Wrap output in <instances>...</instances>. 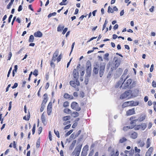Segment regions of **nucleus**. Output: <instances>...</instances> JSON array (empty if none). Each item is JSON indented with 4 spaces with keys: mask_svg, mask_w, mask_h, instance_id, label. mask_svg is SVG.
<instances>
[{
    "mask_svg": "<svg viewBox=\"0 0 156 156\" xmlns=\"http://www.w3.org/2000/svg\"><path fill=\"white\" fill-rule=\"evenodd\" d=\"M71 125L70 124H69L68 125L66 126L64 128V130H66L69 129L71 127Z\"/></svg>",
    "mask_w": 156,
    "mask_h": 156,
    "instance_id": "nucleus-51",
    "label": "nucleus"
},
{
    "mask_svg": "<svg viewBox=\"0 0 156 156\" xmlns=\"http://www.w3.org/2000/svg\"><path fill=\"white\" fill-rule=\"evenodd\" d=\"M34 36L36 37H41L42 36V33L40 31H37L34 33Z\"/></svg>",
    "mask_w": 156,
    "mask_h": 156,
    "instance_id": "nucleus-20",
    "label": "nucleus"
},
{
    "mask_svg": "<svg viewBox=\"0 0 156 156\" xmlns=\"http://www.w3.org/2000/svg\"><path fill=\"white\" fill-rule=\"evenodd\" d=\"M12 15H10L9 16V19H8V23H10L11 22V19L12 18Z\"/></svg>",
    "mask_w": 156,
    "mask_h": 156,
    "instance_id": "nucleus-64",
    "label": "nucleus"
},
{
    "mask_svg": "<svg viewBox=\"0 0 156 156\" xmlns=\"http://www.w3.org/2000/svg\"><path fill=\"white\" fill-rule=\"evenodd\" d=\"M132 129V125L130 126H125L123 127V130L124 131H126L129 129Z\"/></svg>",
    "mask_w": 156,
    "mask_h": 156,
    "instance_id": "nucleus-30",
    "label": "nucleus"
},
{
    "mask_svg": "<svg viewBox=\"0 0 156 156\" xmlns=\"http://www.w3.org/2000/svg\"><path fill=\"white\" fill-rule=\"evenodd\" d=\"M63 97L66 99L72 100L74 98L73 97L72 95H70L67 93H65L64 94Z\"/></svg>",
    "mask_w": 156,
    "mask_h": 156,
    "instance_id": "nucleus-17",
    "label": "nucleus"
},
{
    "mask_svg": "<svg viewBox=\"0 0 156 156\" xmlns=\"http://www.w3.org/2000/svg\"><path fill=\"white\" fill-rule=\"evenodd\" d=\"M12 53H11V51H10L9 52V55H8V60H9L10 59L11 57H12Z\"/></svg>",
    "mask_w": 156,
    "mask_h": 156,
    "instance_id": "nucleus-52",
    "label": "nucleus"
},
{
    "mask_svg": "<svg viewBox=\"0 0 156 156\" xmlns=\"http://www.w3.org/2000/svg\"><path fill=\"white\" fill-rule=\"evenodd\" d=\"M82 146V145H81L79 146L76 147L73 152V154L74 155H75V156H79Z\"/></svg>",
    "mask_w": 156,
    "mask_h": 156,
    "instance_id": "nucleus-5",
    "label": "nucleus"
},
{
    "mask_svg": "<svg viewBox=\"0 0 156 156\" xmlns=\"http://www.w3.org/2000/svg\"><path fill=\"white\" fill-rule=\"evenodd\" d=\"M122 80L121 81L119 80L116 83L115 85V87L116 88H118L119 87L121 88L122 87V88L123 87V84L122 83Z\"/></svg>",
    "mask_w": 156,
    "mask_h": 156,
    "instance_id": "nucleus-18",
    "label": "nucleus"
},
{
    "mask_svg": "<svg viewBox=\"0 0 156 156\" xmlns=\"http://www.w3.org/2000/svg\"><path fill=\"white\" fill-rule=\"evenodd\" d=\"M87 154V153L86 151L83 150L82 151L81 156H86Z\"/></svg>",
    "mask_w": 156,
    "mask_h": 156,
    "instance_id": "nucleus-40",
    "label": "nucleus"
},
{
    "mask_svg": "<svg viewBox=\"0 0 156 156\" xmlns=\"http://www.w3.org/2000/svg\"><path fill=\"white\" fill-rule=\"evenodd\" d=\"M128 72V69H126L124 71V73L122 76H124L125 75H126L127 74Z\"/></svg>",
    "mask_w": 156,
    "mask_h": 156,
    "instance_id": "nucleus-55",
    "label": "nucleus"
},
{
    "mask_svg": "<svg viewBox=\"0 0 156 156\" xmlns=\"http://www.w3.org/2000/svg\"><path fill=\"white\" fill-rule=\"evenodd\" d=\"M98 73V69L94 67L93 69V73L94 74H97Z\"/></svg>",
    "mask_w": 156,
    "mask_h": 156,
    "instance_id": "nucleus-32",
    "label": "nucleus"
},
{
    "mask_svg": "<svg viewBox=\"0 0 156 156\" xmlns=\"http://www.w3.org/2000/svg\"><path fill=\"white\" fill-rule=\"evenodd\" d=\"M94 152V150H92L90 151V153L89 154L88 156H92L93 153Z\"/></svg>",
    "mask_w": 156,
    "mask_h": 156,
    "instance_id": "nucleus-60",
    "label": "nucleus"
},
{
    "mask_svg": "<svg viewBox=\"0 0 156 156\" xmlns=\"http://www.w3.org/2000/svg\"><path fill=\"white\" fill-rule=\"evenodd\" d=\"M68 30V28L66 27L63 30V31L62 32V34H64L66 33L67 31Z\"/></svg>",
    "mask_w": 156,
    "mask_h": 156,
    "instance_id": "nucleus-59",
    "label": "nucleus"
},
{
    "mask_svg": "<svg viewBox=\"0 0 156 156\" xmlns=\"http://www.w3.org/2000/svg\"><path fill=\"white\" fill-rule=\"evenodd\" d=\"M138 136V134L137 133L135 132H133L130 134L131 138L134 139L136 138Z\"/></svg>",
    "mask_w": 156,
    "mask_h": 156,
    "instance_id": "nucleus-19",
    "label": "nucleus"
},
{
    "mask_svg": "<svg viewBox=\"0 0 156 156\" xmlns=\"http://www.w3.org/2000/svg\"><path fill=\"white\" fill-rule=\"evenodd\" d=\"M146 118V115L145 114H141L138 118L139 121L141 122L144 120Z\"/></svg>",
    "mask_w": 156,
    "mask_h": 156,
    "instance_id": "nucleus-22",
    "label": "nucleus"
},
{
    "mask_svg": "<svg viewBox=\"0 0 156 156\" xmlns=\"http://www.w3.org/2000/svg\"><path fill=\"white\" fill-rule=\"evenodd\" d=\"M38 74V71L37 69H35L33 73V74L35 76H37Z\"/></svg>",
    "mask_w": 156,
    "mask_h": 156,
    "instance_id": "nucleus-45",
    "label": "nucleus"
},
{
    "mask_svg": "<svg viewBox=\"0 0 156 156\" xmlns=\"http://www.w3.org/2000/svg\"><path fill=\"white\" fill-rule=\"evenodd\" d=\"M153 147H150L147 151L145 154V156H151L153 151Z\"/></svg>",
    "mask_w": 156,
    "mask_h": 156,
    "instance_id": "nucleus-13",
    "label": "nucleus"
},
{
    "mask_svg": "<svg viewBox=\"0 0 156 156\" xmlns=\"http://www.w3.org/2000/svg\"><path fill=\"white\" fill-rule=\"evenodd\" d=\"M40 140L39 139L37 141L36 144V147L37 148H38L40 146Z\"/></svg>",
    "mask_w": 156,
    "mask_h": 156,
    "instance_id": "nucleus-41",
    "label": "nucleus"
},
{
    "mask_svg": "<svg viewBox=\"0 0 156 156\" xmlns=\"http://www.w3.org/2000/svg\"><path fill=\"white\" fill-rule=\"evenodd\" d=\"M73 131V129H71L68 131L65 135L66 136L69 135Z\"/></svg>",
    "mask_w": 156,
    "mask_h": 156,
    "instance_id": "nucleus-43",
    "label": "nucleus"
},
{
    "mask_svg": "<svg viewBox=\"0 0 156 156\" xmlns=\"http://www.w3.org/2000/svg\"><path fill=\"white\" fill-rule=\"evenodd\" d=\"M56 12H54L52 13H51L49 14L48 15V17L49 18L51 17L52 16H55L56 15Z\"/></svg>",
    "mask_w": 156,
    "mask_h": 156,
    "instance_id": "nucleus-42",
    "label": "nucleus"
},
{
    "mask_svg": "<svg viewBox=\"0 0 156 156\" xmlns=\"http://www.w3.org/2000/svg\"><path fill=\"white\" fill-rule=\"evenodd\" d=\"M130 94V93L128 91H126L121 94L120 98L122 99H125L129 96Z\"/></svg>",
    "mask_w": 156,
    "mask_h": 156,
    "instance_id": "nucleus-11",
    "label": "nucleus"
},
{
    "mask_svg": "<svg viewBox=\"0 0 156 156\" xmlns=\"http://www.w3.org/2000/svg\"><path fill=\"white\" fill-rule=\"evenodd\" d=\"M135 113V109L134 108L129 109L126 112V115L127 116L131 115Z\"/></svg>",
    "mask_w": 156,
    "mask_h": 156,
    "instance_id": "nucleus-12",
    "label": "nucleus"
},
{
    "mask_svg": "<svg viewBox=\"0 0 156 156\" xmlns=\"http://www.w3.org/2000/svg\"><path fill=\"white\" fill-rule=\"evenodd\" d=\"M108 13L111 12V13H113L114 12L113 9L110 6H109L108 8Z\"/></svg>",
    "mask_w": 156,
    "mask_h": 156,
    "instance_id": "nucleus-44",
    "label": "nucleus"
},
{
    "mask_svg": "<svg viewBox=\"0 0 156 156\" xmlns=\"http://www.w3.org/2000/svg\"><path fill=\"white\" fill-rule=\"evenodd\" d=\"M43 99L41 104L45 105L47 102L48 100L47 94L46 93L44 94L43 95Z\"/></svg>",
    "mask_w": 156,
    "mask_h": 156,
    "instance_id": "nucleus-16",
    "label": "nucleus"
},
{
    "mask_svg": "<svg viewBox=\"0 0 156 156\" xmlns=\"http://www.w3.org/2000/svg\"><path fill=\"white\" fill-rule=\"evenodd\" d=\"M135 116L133 115L129 119L130 124L131 125H135L136 122L138 121V119H137Z\"/></svg>",
    "mask_w": 156,
    "mask_h": 156,
    "instance_id": "nucleus-6",
    "label": "nucleus"
},
{
    "mask_svg": "<svg viewBox=\"0 0 156 156\" xmlns=\"http://www.w3.org/2000/svg\"><path fill=\"white\" fill-rule=\"evenodd\" d=\"M122 108H125L126 107L131 106L130 101L124 102L122 104Z\"/></svg>",
    "mask_w": 156,
    "mask_h": 156,
    "instance_id": "nucleus-21",
    "label": "nucleus"
},
{
    "mask_svg": "<svg viewBox=\"0 0 156 156\" xmlns=\"http://www.w3.org/2000/svg\"><path fill=\"white\" fill-rule=\"evenodd\" d=\"M41 120L42 123L44 125H46L47 124V120L44 115V112H43L41 116Z\"/></svg>",
    "mask_w": 156,
    "mask_h": 156,
    "instance_id": "nucleus-14",
    "label": "nucleus"
},
{
    "mask_svg": "<svg viewBox=\"0 0 156 156\" xmlns=\"http://www.w3.org/2000/svg\"><path fill=\"white\" fill-rule=\"evenodd\" d=\"M86 67L87 69V73L88 74V76H90L91 74V65L90 62H87V64Z\"/></svg>",
    "mask_w": 156,
    "mask_h": 156,
    "instance_id": "nucleus-8",
    "label": "nucleus"
},
{
    "mask_svg": "<svg viewBox=\"0 0 156 156\" xmlns=\"http://www.w3.org/2000/svg\"><path fill=\"white\" fill-rule=\"evenodd\" d=\"M122 72L123 70L121 68H119L116 71V73L117 74H122Z\"/></svg>",
    "mask_w": 156,
    "mask_h": 156,
    "instance_id": "nucleus-39",
    "label": "nucleus"
},
{
    "mask_svg": "<svg viewBox=\"0 0 156 156\" xmlns=\"http://www.w3.org/2000/svg\"><path fill=\"white\" fill-rule=\"evenodd\" d=\"M137 143L139 144V146L141 147H143L145 145L144 142L141 140H138L137 141Z\"/></svg>",
    "mask_w": 156,
    "mask_h": 156,
    "instance_id": "nucleus-25",
    "label": "nucleus"
},
{
    "mask_svg": "<svg viewBox=\"0 0 156 156\" xmlns=\"http://www.w3.org/2000/svg\"><path fill=\"white\" fill-rule=\"evenodd\" d=\"M63 112L67 114H69L72 113L71 110L68 108H65L63 110Z\"/></svg>",
    "mask_w": 156,
    "mask_h": 156,
    "instance_id": "nucleus-27",
    "label": "nucleus"
},
{
    "mask_svg": "<svg viewBox=\"0 0 156 156\" xmlns=\"http://www.w3.org/2000/svg\"><path fill=\"white\" fill-rule=\"evenodd\" d=\"M73 75L75 79L78 80L79 78V73L76 69H74L73 72Z\"/></svg>",
    "mask_w": 156,
    "mask_h": 156,
    "instance_id": "nucleus-15",
    "label": "nucleus"
},
{
    "mask_svg": "<svg viewBox=\"0 0 156 156\" xmlns=\"http://www.w3.org/2000/svg\"><path fill=\"white\" fill-rule=\"evenodd\" d=\"M69 103L67 101L64 102L63 104V106L65 108H66L69 106Z\"/></svg>",
    "mask_w": 156,
    "mask_h": 156,
    "instance_id": "nucleus-38",
    "label": "nucleus"
},
{
    "mask_svg": "<svg viewBox=\"0 0 156 156\" xmlns=\"http://www.w3.org/2000/svg\"><path fill=\"white\" fill-rule=\"evenodd\" d=\"M71 107L72 109L77 112L80 111L81 109V108L79 106L78 104L75 101H73L72 102L71 104Z\"/></svg>",
    "mask_w": 156,
    "mask_h": 156,
    "instance_id": "nucleus-4",
    "label": "nucleus"
},
{
    "mask_svg": "<svg viewBox=\"0 0 156 156\" xmlns=\"http://www.w3.org/2000/svg\"><path fill=\"white\" fill-rule=\"evenodd\" d=\"M14 0H11L10 2L9 3V4L7 5V8L8 9H9L10 8Z\"/></svg>",
    "mask_w": 156,
    "mask_h": 156,
    "instance_id": "nucleus-35",
    "label": "nucleus"
},
{
    "mask_svg": "<svg viewBox=\"0 0 156 156\" xmlns=\"http://www.w3.org/2000/svg\"><path fill=\"white\" fill-rule=\"evenodd\" d=\"M30 117V112H29L28 114L27 115V117H26V116H25L23 117V119L24 120H29Z\"/></svg>",
    "mask_w": 156,
    "mask_h": 156,
    "instance_id": "nucleus-34",
    "label": "nucleus"
},
{
    "mask_svg": "<svg viewBox=\"0 0 156 156\" xmlns=\"http://www.w3.org/2000/svg\"><path fill=\"white\" fill-rule=\"evenodd\" d=\"M140 126L139 125H132V129L134 128L135 130H138L140 129Z\"/></svg>",
    "mask_w": 156,
    "mask_h": 156,
    "instance_id": "nucleus-28",
    "label": "nucleus"
},
{
    "mask_svg": "<svg viewBox=\"0 0 156 156\" xmlns=\"http://www.w3.org/2000/svg\"><path fill=\"white\" fill-rule=\"evenodd\" d=\"M127 140L126 138L123 137L119 140V142L121 143H122L126 142Z\"/></svg>",
    "mask_w": 156,
    "mask_h": 156,
    "instance_id": "nucleus-33",
    "label": "nucleus"
},
{
    "mask_svg": "<svg viewBox=\"0 0 156 156\" xmlns=\"http://www.w3.org/2000/svg\"><path fill=\"white\" fill-rule=\"evenodd\" d=\"M64 28V26H61L60 25H59L57 27V31L58 32L60 31H62Z\"/></svg>",
    "mask_w": 156,
    "mask_h": 156,
    "instance_id": "nucleus-36",
    "label": "nucleus"
},
{
    "mask_svg": "<svg viewBox=\"0 0 156 156\" xmlns=\"http://www.w3.org/2000/svg\"><path fill=\"white\" fill-rule=\"evenodd\" d=\"M58 51L56 50L54 53L51 60L50 62V65L51 67L54 68L55 67V65L54 62L56 61H57V63L59 62L62 58V55L61 54L58 56Z\"/></svg>",
    "mask_w": 156,
    "mask_h": 156,
    "instance_id": "nucleus-2",
    "label": "nucleus"
},
{
    "mask_svg": "<svg viewBox=\"0 0 156 156\" xmlns=\"http://www.w3.org/2000/svg\"><path fill=\"white\" fill-rule=\"evenodd\" d=\"M83 135H81L80 137L78 139V142H80V141L81 140L83 139Z\"/></svg>",
    "mask_w": 156,
    "mask_h": 156,
    "instance_id": "nucleus-61",
    "label": "nucleus"
},
{
    "mask_svg": "<svg viewBox=\"0 0 156 156\" xmlns=\"http://www.w3.org/2000/svg\"><path fill=\"white\" fill-rule=\"evenodd\" d=\"M135 153H140V150L138 149L136 147H135L134 148Z\"/></svg>",
    "mask_w": 156,
    "mask_h": 156,
    "instance_id": "nucleus-46",
    "label": "nucleus"
},
{
    "mask_svg": "<svg viewBox=\"0 0 156 156\" xmlns=\"http://www.w3.org/2000/svg\"><path fill=\"white\" fill-rule=\"evenodd\" d=\"M81 132V130H80L78 131L77 133L76 134H75L74 136V138H76L77 137H78L79 135L80 134Z\"/></svg>",
    "mask_w": 156,
    "mask_h": 156,
    "instance_id": "nucleus-50",
    "label": "nucleus"
},
{
    "mask_svg": "<svg viewBox=\"0 0 156 156\" xmlns=\"http://www.w3.org/2000/svg\"><path fill=\"white\" fill-rule=\"evenodd\" d=\"M72 116L74 118H76L79 115V113L77 112H73L72 114Z\"/></svg>",
    "mask_w": 156,
    "mask_h": 156,
    "instance_id": "nucleus-31",
    "label": "nucleus"
},
{
    "mask_svg": "<svg viewBox=\"0 0 156 156\" xmlns=\"http://www.w3.org/2000/svg\"><path fill=\"white\" fill-rule=\"evenodd\" d=\"M153 108L154 110L156 112V102L154 101L153 102Z\"/></svg>",
    "mask_w": 156,
    "mask_h": 156,
    "instance_id": "nucleus-58",
    "label": "nucleus"
},
{
    "mask_svg": "<svg viewBox=\"0 0 156 156\" xmlns=\"http://www.w3.org/2000/svg\"><path fill=\"white\" fill-rule=\"evenodd\" d=\"M151 144L150 138H148L146 142V148H148L150 146Z\"/></svg>",
    "mask_w": 156,
    "mask_h": 156,
    "instance_id": "nucleus-24",
    "label": "nucleus"
},
{
    "mask_svg": "<svg viewBox=\"0 0 156 156\" xmlns=\"http://www.w3.org/2000/svg\"><path fill=\"white\" fill-rule=\"evenodd\" d=\"M35 124H34L33 125L32 129L33 134H34V133L35 132Z\"/></svg>",
    "mask_w": 156,
    "mask_h": 156,
    "instance_id": "nucleus-53",
    "label": "nucleus"
},
{
    "mask_svg": "<svg viewBox=\"0 0 156 156\" xmlns=\"http://www.w3.org/2000/svg\"><path fill=\"white\" fill-rule=\"evenodd\" d=\"M17 65H16L14 66V69L13 70V71L15 72H16L17 71Z\"/></svg>",
    "mask_w": 156,
    "mask_h": 156,
    "instance_id": "nucleus-62",
    "label": "nucleus"
},
{
    "mask_svg": "<svg viewBox=\"0 0 156 156\" xmlns=\"http://www.w3.org/2000/svg\"><path fill=\"white\" fill-rule=\"evenodd\" d=\"M71 122L70 121H65L63 123V125H66L67 124H69V123H70Z\"/></svg>",
    "mask_w": 156,
    "mask_h": 156,
    "instance_id": "nucleus-57",
    "label": "nucleus"
},
{
    "mask_svg": "<svg viewBox=\"0 0 156 156\" xmlns=\"http://www.w3.org/2000/svg\"><path fill=\"white\" fill-rule=\"evenodd\" d=\"M18 83H15L14 85L12 86V89H14V88H16V87H17L18 86Z\"/></svg>",
    "mask_w": 156,
    "mask_h": 156,
    "instance_id": "nucleus-54",
    "label": "nucleus"
},
{
    "mask_svg": "<svg viewBox=\"0 0 156 156\" xmlns=\"http://www.w3.org/2000/svg\"><path fill=\"white\" fill-rule=\"evenodd\" d=\"M105 65H100L99 75L101 77L104 73L105 69Z\"/></svg>",
    "mask_w": 156,
    "mask_h": 156,
    "instance_id": "nucleus-9",
    "label": "nucleus"
},
{
    "mask_svg": "<svg viewBox=\"0 0 156 156\" xmlns=\"http://www.w3.org/2000/svg\"><path fill=\"white\" fill-rule=\"evenodd\" d=\"M113 60L115 61V63H113L114 65H115V67H113V68L116 69L118 67L120 64V61L119 60L118 58L116 57H114Z\"/></svg>",
    "mask_w": 156,
    "mask_h": 156,
    "instance_id": "nucleus-7",
    "label": "nucleus"
},
{
    "mask_svg": "<svg viewBox=\"0 0 156 156\" xmlns=\"http://www.w3.org/2000/svg\"><path fill=\"white\" fill-rule=\"evenodd\" d=\"M45 107V105H43L41 104V107L40 109V111L41 112H42L43 111L44 108Z\"/></svg>",
    "mask_w": 156,
    "mask_h": 156,
    "instance_id": "nucleus-49",
    "label": "nucleus"
},
{
    "mask_svg": "<svg viewBox=\"0 0 156 156\" xmlns=\"http://www.w3.org/2000/svg\"><path fill=\"white\" fill-rule=\"evenodd\" d=\"M129 76L128 75L122 83L123 89H126L127 88L131 89L135 86L136 83L135 81H133L131 79H129L127 80Z\"/></svg>",
    "mask_w": 156,
    "mask_h": 156,
    "instance_id": "nucleus-1",
    "label": "nucleus"
},
{
    "mask_svg": "<svg viewBox=\"0 0 156 156\" xmlns=\"http://www.w3.org/2000/svg\"><path fill=\"white\" fill-rule=\"evenodd\" d=\"M48 136H49V140L50 141H51L52 140V136H51V132L50 131H49V133Z\"/></svg>",
    "mask_w": 156,
    "mask_h": 156,
    "instance_id": "nucleus-63",
    "label": "nucleus"
},
{
    "mask_svg": "<svg viewBox=\"0 0 156 156\" xmlns=\"http://www.w3.org/2000/svg\"><path fill=\"white\" fill-rule=\"evenodd\" d=\"M54 132L55 134L57 136L58 138H59L60 136L59 132L58 131H56L55 130H54Z\"/></svg>",
    "mask_w": 156,
    "mask_h": 156,
    "instance_id": "nucleus-48",
    "label": "nucleus"
},
{
    "mask_svg": "<svg viewBox=\"0 0 156 156\" xmlns=\"http://www.w3.org/2000/svg\"><path fill=\"white\" fill-rule=\"evenodd\" d=\"M71 119V117L70 115H67L63 117L62 118V120L63 121H69Z\"/></svg>",
    "mask_w": 156,
    "mask_h": 156,
    "instance_id": "nucleus-29",
    "label": "nucleus"
},
{
    "mask_svg": "<svg viewBox=\"0 0 156 156\" xmlns=\"http://www.w3.org/2000/svg\"><path fill=\"white\" fill-rule=\"evenodd\" d=\"M42 127L41 126H40L39 127L38 129V133L39 134H41V132L42 131Z\"/></svg>",
    "mask_w": 156,
    "mask_h": 156,
    "instance_id": "nucleus-47",
    "label": "nucleus"
},
{
    "mask_svg": "<svg viewBox=\"0 0 156 156\" xmlns=\"http://www.w3.org/2000/svg\"><path fill=\"white\" fill-rule=\"evenodd\" d=\"M152 86L153 87H156V82L154 80L152 81Z\"/></svg>",
    "mask_w": 156,
    "mask_h": 156,
    "instance_id": "nucleus-56",
    "label": "nucleus"
},
{
    "mask_svg": "<svg viewBox=\"0 0 156 156\" xmlns=\"http://www.w3.org/2000/svg\"><path fill=\"white\" fill-rule=\"evenodd\" d=\"M34 37L33 35H31L29 37V42H32L34 41Z\"/></svg>",
    "mask_w": 156,
    "mask_h": 156,
    "instance_id": "nucleus-37",
    "label": "nucleus"
},
{
    "mask_svg": "<svg viewBox=\"0 0 156 156\" xmlns=\"http://www.w3.org/2000/svg\"><path fill=\"white\" fill-rule=\"evenodd\" d=\"M52 103L50 102L47 107V112L48 115H50L52 112Z\"/></svg>",
    "mask_w": 156,
    "mask_h": 156,
    "instance_id": "nucleus-10",
    "label": "nucleus"
},
{
    "mask_svg": "<svg viewBox=\"0 0 156 156\" xmlns=\"http://www.w3.org/2000/svg\"><path fill=\"white\" fill-rule=\"evenodd\" d=\"M131 106H136L138 105L139 104L138 101H130Z\"/></svg>",
    "mask_w": 156,
    "mask_h": 156,
    "instance_id": "nucleus-26",
    "label": "nucleus"
},
{
    "mask_svg": "<svg viewBox=\"0 0 156 156\" xmlns=\"http://www.w3.org/2000/svg\"><path fill=\"white\" fill-rule=\"evenodd\" d=\"M69 84L72 87L76 89V90L77 91L79 90V88L78 87H77L80 85V83L78 80L76 79L75 80L70 81Z\"/></svg>",
    "mask_w": 156,
    "mask_h": 156,
    "instance_id": "nucleus-3",
    "label": "nucleus"
},
{
    "mask_svg": "<svg viewBox=\"0 0 156 156\" xmlns=\"http://www.w3.org/2000/svg\"><path fill=\"white\" fill-rule=\"evenodd\" d=\"M139 126H140V129L141 130H144L147 127V125L146 123H142L140 124H139Z\"/></svg>",
    "mask_w": 156,
    "mask_h": 156,
    "instance_id": "nucleus-23",
    "label": "nucleus"
}]
</instances>
